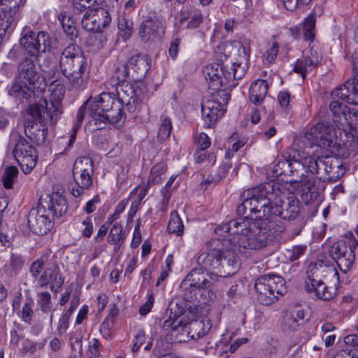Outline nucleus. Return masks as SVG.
Wrapping results in <instances>:
<instances>
[{"label":"nucleus","mask_w":358,"mask_h":358,"mask_svg":"<svg viewBox=\"0 0 358 358\" xmlns=\"http://www.w3.org/2000/svg\"><path fill=\"white\" fill-rule=\"evenodd\" d=\"M211 324L208 319H200L192 321L182 331H186L192 339H199L205 336L210 329Z\"/></svg>","instance_id":"31"},{"label":"nucleus","mask_w":358,"mask_h":358,"mask_svg":"<svg viewBox=\"0 0 358 358\" xmlns=\"http://www.w3.org/2000/svg\"><path fill=\"white\" fill-rule=\"evenodd\" d=\"M80 48L71 43L64 48L59 59V68L64 75L68 70L76 64V62L85 58Z\"/></svg>","instance_id":"23"},{"label":"nucleus","mask_w":358,"mask_h":358,"mask_svg":"<svg viewBox=\"0 0 358 358\" xmlns=\"http://www.w3.org/2000/svg\"><path fill=\"white\" fill-rule=\"evenodd\" d=\"M126 239V234L123 232L122 227L119 223H115L111 227L108 236V242L115 245V250L120 249Z\"/></svg>","instance_id":"37"},{"label":"nucleus","mask_w":358,"mask_h":358,"mask_svg":"<svg viewBox=\"0 0 358 358\" xmlns=\"http://www.w3.org/2000/svg\"><path fill=\"white\" fill-rule=\"evenodd\" d=\"M65 88L57 85L51 90L49 101L41 99L38 103L31 105L27 109L29 117L24 123V134L37 145L43 144L48 134V124L54 125L62 113V101Z\"/></svg>","instance_id":"3"},{"label":"nucleus","mask_w":358,"mask_h":358,"mask_svg":"<svg viewBox=\"0 0 358 358\" xmlns=\"http://www.w3.org/2000/svg\"><path fill=\"white\" fill-rule=\"evenodd\" d=\"M127 64L131 72V78L136 83H141L150 68L148 57L140 54L136 55L130 57Z\"/></svg>","instance_id":"25"},{"label":"nucleus","mask_w":358,"mask_h":358,"mask_svg":"<svg viewBox=\"0 0 358 358\" xmlns=\"http://www.w3.org/2000/svg\"><path fill=\"white\" fill-rule=\"evenodd\" d=\"M71 317L66 314H63L59 319L57 331L60 335L64 334L69 327V319Z\"/></svg>","instance_id":"64"},{"label":"nucleus","mask_w":358,"mask_h":358,"mask_svg":"<svg viewBox=\"0 0 358 358\" xmlns=\"http://www.w3.org/2000/svg\"><path fill=\"white\" fill-rule=\"evenodd\" d=\"M51 61L49 59H44L43 64L41 65L42 71L47 74V76H50L53 78L55 75V65L51 66Z\"/></svg>","instance_id":"58"},{"label":"nucleus","mask_w":358,"mask_h":358,"mask_svg":"<svg viewBox=\"0 0 358 358\" xmlns=\"http://www.w3.org/2000/svg\"><path fill=\"white\" fill-rule=\"evenodd\" d=\"M13 155L25 174L30 173L36 166L38 159L36 150L25 138H19Z\"/></svg>","instance_id":"13"},{"label":"nucleus","mask_w":358,"mask_h":358,"mask_svg":"<svg viewBox=\"0 0 358 358\" xmlns=\"http://www.w3.org/2000/svg\"><path fill=\"white\" fill-rule=\"evenodd\" d=\"M329 164L331 165L327 167L326 181H336L345 174L346 170L338 159L329 157Z\"/></svg>","instance_id":"36"},{"label":"nucleus","mask_w":358,"mask_h":358,"mask_svg":"<svg viewBox=\"0 0 358 358\" xmlns=\"http://www.w3.org/2000/svg\"><path fill=\"white\" fill-rule=\"evenodd\" d=\"M285 157L289 159V175L293 178L290 182L304 184L308 181V164L305 163L308 157H301L294 149L285 151Z\"/></svg>","instance_id":"17"},{"label":"nucleus","mask_w":358,"mask_h":358,"mask_svg":"<svg viewBox=\"0 0 358 358\" xmlns=\"http://www.w3.org/2000/svg\"><path fill=\"white\" fill-rule=\"evenodd\" d=\"M97 34H94L90 36L87 41V43L89 45L92 46L95 50H99L102 48L103 43L105 42L104 36L101 34V32H96Z\"/></svg>","instance_id":"54"},{"label":"nucleus","mask_w":358,"mask_h":358,"mask_svg":"<svg viewBox=\"0 0 358 358\" xmlns=\"http://www.w3.org/2000/svg\"><path fill=\"white\" fill-rule=\"evenodd\" d=\"M164 33L163 22L157 18H148L144 20L139 29L138 34L144 43L152 42L160 38Z\"/></svg>","instance_id":"20"},{"label":"nucleus","mask_w":358,"mask_h":358,"mask_svg":"<svg viewBox=\"0 0 358 358\" xmlns=\"http://www.w3.org/2000/svg\"><path fill=\"white\" fill-rule=\"evenodd\" d=\"M51 212L45 209L38 200L36 207L32 208L27 215V223L30 229L38 236L46 234L52 227Z\"/></svg>","instance_id":"12"},{"label":"nucleus","mask_w":358,"mask_h":358,"mask_svg":"<svg viewBox=\"0 0 358 358\" xmlns=\"http://www.w3.org/2000/svg\"><path fill=\"white\" fill-rule=\"evenodd\" d=\"M131 78V72L129 71L127 63H119L115 68L113 78L115 79L117 85L125 83L127 78Z\"/></svg>","instance_id":"41"},{"label":"nucleus","mask_w":358,"mask_h":358,"mask_svg":"<svg viewBox=\"0 0 358 358\" xmlns=\"http://www.w3.org/2000/svg\"><path fill=\"white\" fill-rule=\"evenodd\" d=\"M111 22L108 11L103 8L97 7L85 11L81 24L86 31L101 32Z\"/></svg>","instance_id":"15"},{"label":"nucleus","mask_w":358,"mask_h":358,"mask_svg":"<svg viewBox=\"0 0 358 358\" xmlns=\"http://www.w3.org/2000/svg\"><path fill=\"white\" fill-rule=\"evenodd\" d=\"M329 157H312L308 156V159L305 160V163L308 164L309 173L323 181H326L327 177V167L330 166L329 164Z\"/></svg>","instance_id":"28"},{"label":"nucleus","mask_w":358,"mask_h":358,"mask_svg":"<svg viewBox=\"0 0 358 358\" xmlns=\"http://www.w3.org/2000/svg\"><path fill=\"white\" fill-rule=\"evenodd\" d=\"M286 9L293 11L298 7L309 4L312 0H282Z\"/></svg>","instance_id":"55"},{"label":"nucleus","mask_w":358,"mask_h":358,"mask_svg":"<svg viewBox=\"0 0 358 358\" xmlns=\"http://www.w3.org/2000/svg\"><path fill=\"white\" fill-rule=\"evenodd\" d=\"M321 60L322 56L320 54L311 49L302 58L296 60L294 71L300 74L303 79H305L306 73L317 66Z\"/></svg>","instance_id":"26"},{"label":"nucleus","mask_w":358,"mask_h":358,"mask_svg":"<svg viewBox=\"0 0 358 358\" xmlns=\"http://www.w3.org/2000/svg\"><path fill=\"white\" fill-rule=\"evenodd\" d=\"M217 280L216 275L213 276V273L208 272L204 273L201 267L195 268L190 271L182 281L181 287L194 286L200 289L206 291L209 294V291H207V289L211 287Z\"/></svg>","instance_id":"19"},{"label":"nucleus","mask_w":358,"mask_h":358,"mask_svg":"<svg viewBox=\"0 0 358 358\" xmlns=\"http://www.w3.org/2000/svg\"><path fill=\"white\" fill-rule=\"evenodd\" d=\"M166 167L164 164H157L154 166L148 178V184H157L162 182V175L164 173Z\"/></svg>","instance_id":"46"},{"label":"nucleus","mask_w":358,"mask_h":358,"mask_svg":"<svg viewBox=\"0 0 358 358\" xmlns=\"http://www.w3.org/2000/svg\"><path fill=\"white\" fill-rule=\"evenodd\" d=\"M96 0H73L74 12L80 13L90 9H93L92 6Z\"/></svg>","instance_id":"50"},{"label":"nucleus","mask_w":358,"mask_h":358,"mask_svg":"<svg viewBox=\"0 0 358 358\" xmlns=\"http://www.w3.org/2000/svg\"><path fill=\"white\" fill-rule=\"evenodd\" d=\"M40 81H43V77L37 71L34 62L26 57L18 64L17 73L8 94L19 99H24L31 101L38 96L36 93L41 92L44 89L40 86Z\"/></svg>","instance_id":"7"},{"label":"nucleus","mask_w":358,"mask_h":358,"mask_svg":"<svg viewBox=\"0 0 358 358\" xmlns=\"http://www.w3.org/2000/svg\"><path fill=\"white\" fill-rule=\"evenodd\" d=\"M275 199L273 201L272 217L278 220H292L297 217L300 212V202L294 196H286L282 194L278 185L274 184Z\"/></svg>","instance_id":"10"},{"label":"nucleus","mask_w":358,"mask_h":358,"mask_svg":"<svg viewBox=\"0 0 358 358\" xmlns=\"http://www.w3.org/2000/svg\"><path fill=\"white\" fill-rule=\"evenodd\" d=\"M184 226L178 212L173 211L171 214V218L167 227L169 234L181 236L183 234Z\"/></svg>","instance_id":"39"},{"label":"nucleus","mask_w":358,"mask_h":358,"mask_svg":"<svg viewBox=\"0 0 358 358\" xmlns=\"http://www.w3.org/2000/svg\"><path fill=\"white\" fill-rule=\"evenodd\" d=\"M31 301H27L25 302L22 310V320L29 324L31 323L34 312L32 310Z\"/></svg>","instance_id":"53"},{"label":"nucleus","mask_w":358,"mask_h":358,"mask_svg":"<svg viewBox=\"0 0 358 358\" xmlns=\"http://www.w3.org/2000/svg\"><path fill=\"white\" fill-rule=\"evenodd\" d=\"M301 186L305 187V194L306 198L308 197L309 201H313L317 199L318 197L320 192L319 189L317 187L313 185L311 182V180L308 178V181L304 184H300Z\"/></svg>","instance_id":"51"},{"label":"nucleus","mask_w":358,"mask_h":358,"mask_svg":"<svg viewBox=\"0 0 358 358\" xmlns=\"http://www.w3.org/2000/svg\"><path fill=\"white\" fill-rule=\"evenodd\" d=\"M64 282V278L57 264H47L38 278V286L41 288H46L49 285L50 290L54 293L59 291Z\"/></svg>","instance_id":"18"},{"label":"nucleus","mask_w":358,"mask_h":358,"mask_svg":"<svg viewBox=\"0 0 358 358\" xmlns=\"http://www.w3.org/2000/svg\"><path fill=\"white\" fill-rule=\"evenodd\" d=\"M72 172L75 185L69 187V191L73 196L78 197L92 185L94 161L90 157L77 158Z\"/></svg>","instance_id":"9"},{"label":"nucleus","mask_w":358,"mask_h":358,"mask_svg":"<svg viewBox=\"0 0 358 358\" xmlns=\"http://www.w3.org/2000/svg\"><path fill=\"white\" fill-rule=\"evenodd\" d=\"M180 17L181 22L186 20L189 17L191 18L187 25L188 29L197 28L203 22V15L201 12L200 10H194L191 6H189V8L187 7L186 9H182L180 12Z\"/></svg>","instance_id":"35"},{"label":"nucleus","mask_w":358,"mask_h":358,"mask_svg":"<svg viewBox=\"0 0 358 358\" xmlns=\"http://www.w3.org/2000/svg\"><path fill=\"white\" fill-rule=\"evenodd\" d=\"M296 318L303 320L304 318V312L303 310H298L296 313V317L293 315H287L286 317V322H287L290 327L295 329L298 326Z\"/></svg>","instance_id":"59"},{"label":"nucleus","mask_w":358,"mask_h":358,"mask_svg":"<svg viewBox=\"0 0 358 358\" xmlns=\"http://www.w3.org/2000/svg\"><path fill=\"white\" fill-rule=\"evenodd\" d=\"M118 29L122 33V37L124 39L129 38L133 32V22L131 20L124 17H120L118 19Z\"/></svg>","instance_id":"47"},{"label":"nucleus","mask_w":358,"mask_h":358,"mask_svg":"<svg viewBox=\"0 0 358 358\" xmlns=\"http://www.w3.org/2000/svg\"><path fill=\"white\" fill-rule=\"evenodd\" d=\"M268 85L265 80H256L250 87L249 98L255 105L261 104L268 93Z\"/></svg>","instance_id":"32"},{"label":"nucleus","mask_w":358,"mask_h":358,"mask_svg":"<svg viewBox=\"0 0 358 358\" xmlns=\"http://www.w3.org/2000/svg\"><path fill=\"white\" fill-rule=\"evenodd\" d=\"M48 257V255H43L39 259H37L30 265L29 271L34 279L36 280L39 278V275L43 270Z\"/></svg>","instance_id":"42"},{"label":"nucleus","mask_w":358,"mask_h":358,"mask_svg":"<svg viewBox=\"0 0 358 358\" xmlns=\"http://www.w3.org/2000/svg\"><path fill=\"white\" fill-rule=\"evenodd\" d=\"M355 259V250H350V252L345 253L338 261V268L341 271L344 273H348L354 265Z\"/></svg>","instance_id":"44"},{"label":"nucleus","mask_w":358,"mask_h":358,"mask_svg":"<svg viewBox=\"0 0 358 358\" xmlns=\"http://www.w3.org/2000/svg\"><path fill=\"white\" fill-rule=\"evenodd\" d=\"M278 44L276 42H274L271 47L264 53V57L269 63L273 62L275 59L278 52Z\"/></svg>","instance_id":"57"},{"label":"nucleus","mask_w":358,"mask_h":358,"mask_svg":"<svg viewBox=\"0 0 358 358\" xmlns=\"http://www.w3.org/2000/svg\"><path fill=\"white\" fill-rule=\"evenodd\" d=\"M305 249V245L294 246L291 249L286 250L285 255L289 261L294 262L298 259L303 254Z\"/></svg>","instance_id":"52"},{"label":"nucleus","mask_w":358,"mask_h":358,"mask_svg":"<svg viewBox=\"0 0 358 358\" xmlns=\"http://www.w3.org/2000/svg\"><path fill=\"white\" fill-rule=\"evenodd\" d=\"M274 183L266 182L247 189L241 194L242 203L237 207V214L248 220H266L281 222L272 217L273 201L275 197Z\"/></svg>","instance_id":"4"},{"label":"nucleus","mask_w":358,"mask_h":358,"mask_svg":"<svg viewBox=\"0 0 358 358\" xmlns=\"http://www.w3.org/2000/svg\"><path fill=\"white\" fill-rule=\"evenodd\" d=\"M172 130V124L169 117H164L159 127L157 138L159 141L163 142L170 136Z\"/></svg>","instance_id":"48"},{"label":"nucleus","mask_w":358,"mask_h":358,"mask_svg":"<svg viewBox=\"0 0 358 358\" xmlns=\"http://www.w3.org/2000/svg\"><path fill=\"white\" fill-rule=\"evenodd\" d=\"M278 102L280 106L284 109H288L290 101V94L285 91H282L278 96Z\"/></svg>","instance_id":"63"},{"label":"nucleus","mask_w":358,"mask_h":358,"mask_svg":"<svg viewBox=\"0 0 358 358\" xmlns=\"http://www.w3.org/2000/svg\"><path fill=\"white\" fill-rule=\"evenodd\" d=\"M38 303L41 310L44 313L50 310L51 295L48 292H41L37 293Z\"/></svg>","instance_id":"49"},{"label":"nucleus","mask_w":358,"mask_h":358,"mask_svg":"<svg viewBox=\"0 0 358 358\" xmlns=\"http://www.w3.org/2000/svg\"><path fill=\"white\" fill-rule=\"evenodd\" d=\"M226 112V109L220 106L217 101H213L208 96H205L201 102V113L205 124L210 127L221 118Z\"/></svg>","instance_id":"21"},{"label":"nucleus","mask_w":358,"mask_h":358,"mask_svg":"<svg viewBox=\"0 0 358 358\" xmlns=\"http://www.w3.org/2000/svg\"><path fill=\"white\" fill-rule=\"evenodd\" d=\"M329 110L336 127L345 131L346 126L352 124L350 117H353V113L350 111V108L338 101H332L329 103Z\"/></svg>","instance_id":"22"},{"label":"nucleus","mask_w":358,"mask_h":358,"mask_svg":"<svg viewBox=\"0 0 358 358\" xmlns=\"http://www.w3.org/2000/svg\"><path fill=\"white\" fill-rule=\"evenodd\" d=\"M87 66V59L76 62V64L68 70L64 76L75 87H80L85 82L84 75Z\"/></svg>","instance_id":"29"},{"label":"nucleus","mask_w":358,"mask_h":358,"mask_svg":"<svg viewBox=\"0 0 358 358\" xmlns=\"http://www.w3.org/2000/svg\"><path fill=\"white\" fill-rule=\"evenodd\" d=\"M315 22L316 17L313 13H310L305 19L302 27L303 37L304 40L311 42L315 38L314 31L315 28Z\"/></svg>","instance_id":"38"},{"label":"nucleus","mask_w":358,"mask_h":358,"mask_svg":"<svg viewBox=\"0 0 358 358\" xmlns=\"http://www.w3.org/2000/svg\"><path fill=\"white\" fill-rule=\"evenodd\" d=\"M25 259L18 254L12 253L8 263V269L13 275H17L24 264Z\"/></svg>","instance_id":"45"},{"label":"nucleus","mask_w":358,"mask_h":358,"mask_svg":"<svg viewBox=\"0 0 358 358\" xmlns=\"http://www.w3.org/2000/svg\"><path fill=\"white\" fill-rule=\"evenodd\" d=\"M224 243L220 238L212 239L206 243V251L197 257V264L216 278L234 274L238 264L234 253L224 248Z\"/></svg>","instance_id":"6"},{"label":"nucleus","mask_w":358,"mask_h":358,"mask_svg":"<svg viewBox=\"0 0 358 358\" xmlns=\"http://www.w3.org/2000/svg\"><path fill=\"white\" fill-rule=\"evenodd\" d=\"M169 310L171 313L170 318L164 321L162 327L164 331H171L173 333L180 332L185 330L187 324H183L182 320H179V317L183 313V308L178 307V303L171 301L169 303Z\"/></svg>","instance_id":"27"},{"label":"nucleus","mask_w":358,"mask_h":358,"mask_svg":"<svg viewBox=\"0 0 358 358\" xmlns=\"http://www.w3.org/2000/svg\"><path fill=\"white\" fill-rule=\"evenodd\" d=\"M358 241L355 239L345 241L341 240L334 243L329 250V255L338 266L339 259L350 250H355Z\"/></svg>","instance_id":"33"},{"label":"nucleus","mask_w":358,"mask_h":358,"mask_svg":"<svg viewBox=\"0 0 358 358\" xmlns=\"http://www.w3.org/2000/svg\"><path fill=\"white\" fill-rule=\"evenodd\" d=\"M196 142L198 144V149L206 150L210 145V139L207 134L204 133L200 134L196 137Z\"/></svg>","instance_id":"62"},{"label":"nucleus","mask_w":358,"mask_h":358,"mask_svg":"<svg viewBox=\"0 0 358 358\" xmlns=\"http://www.w3.org/2000/svg\"><path fill=\"white\" fill-rule=\"evenodd\" d=\"M45 209L50 210L51 216L61 217L65 214L68 210V205L65 197L59 194H55L52 196L45 195L41 196L39 199Z\"/></svg>","instance_id":"24"},{"label":"nucleus","mask_w":358,"mask_h":358,"mask_svg":"<svg viewBox=\"0 0 358 358\" xmlns=\"http://www.w3.org/2000/svg\"><path fill=\"white\" fill-rule=\"evenodd\" d=\"M257 299L263 305L269 306L287 292L285 282L280 275L269 274L258 278L255 284Z\"/></svg>","instance_id":"8"},{"label":"nucleus","mask_w":358,"mask_h":358,"mask_svg":"<svg viewBox=\"0 0 358 358\" xmlns=\"http://www.w3.org/2000/svg\"><path fill=\"white\" fill-rule=\"evenodd\" d=\"M306 290L309 293L314 292L317 299L324 301L330 300L334 295L322 280H317L310 276H308L306 282Z\"/></svg>","instance_id":"30"},{"label":"nucleus","mask_w":358,"mask_h":358,"mask_svg":"<svg viewBox=\"0 0 358 358\" xmlns=\"http://www.w3.org/2000/svg\"><path fill=\"white\" fill-rule=\"evenodd\" d=\"M240 217L222 224L215 228V233L224 236V233L237 235V243L240 248L249 250H259L267 245L273 236L285 230L282 222L266 220H248Z\"/></svg>","instance_id":"2"},{"label":"nucleus","mask_w":358,"mask_h":358,"mask_svg":"<svg viewBox=\"0 0 358 358\" xmlns=\"http://www.w3.org/2000/svg\"><path fill=\"white\" fill-rule=\"evenodd\" d=\"M358 358V348L347 347L338 354L337 357Z\"/></svg>","instance_id":"56"},{"label":"nucleus","mask_w":358,"mask_h":358,"mask_svg":"<svg viewBox=\"0 0 358 358\" xmlns=\"http://www.w3.org/2000/svg\"><path fill=\"white\" fill-rule=\"evenodd\" d=\"M353 78L331 92L334 99H339L348 103L358 105V62L352 64Z\"/></svg>","instance_id":"16"},{"label":"nucleus","mask_w":358,"mask_h":358,"mask_svg":"<svg viewBox=\"0 0 358 358\" xmlns=\"http://www.w3.org/2000/svg\"><path fill=\"white\" fill-rule=\"evenodd\" d=\"M203 74L208 82L210 99L217 101L220 106L224 108L230 99V94L227 89L220 88L234 86V81L243 78L244 70L236 63L230 66L213 63L204 68Z\"/></svg>","instance_id":"5"},{"label":"nucleus","mask_w":358,"mask_h":358,"mask_svg":"<svg viewBox=\"0 0 358 358\" xmlns=\"http://www.w3.org/2000/svg\"><path fill=\"white\" fill-rule=\"evenodd\" d=\"M63 30L66 36L71 41L76 42V38H78L79 36V31L76 26L66 25V29Z\"/></svg>","instance_id":"61"},{"label":"nucleus","mask_w":358,"mask_h":358,"mask_svg":"<svg viewBox=\"0 0 358 358\" xmlns=\"http://www.w3.org/2000/svg\"><path fill=\"white\" fill-rule=\"evenodd\" d=\"M17 175L18 169L15 166H6L1 177V181L3 182V187L6 189L12 188L15 180L17 178Z\"/></svg>","instance_id":"40"},{"label":"nucleus","mask_w":358,"mask_h":358,"mask_svg":"<svg viewBox=\"0 0 358 358\" xmlns=\"http://www.w3.org/2000/svg\"><path fill=\"white\" fill-rule=\"evenodd\" d=\"M220 180H221V176L220 175H215V176H213L211 174H210L206 177V175L204 174L203 176V180L200 183V185H201V188H203V186L205 185L204 189H206L207 188V185H210V184H216Z\"/></svg>","instance_id":"60"},{"label":"nucleus","mask_w":358,"mask_h":358,"mask_svg":"<svg viewBox=\"0 0 358 358\" xmlns=\"http://www.w3.org/2000/svg\"><path fill=\"white\" fill-rule=\"evenodd\" d=\"M305 138L313 145L329 149L334 146L336 139L329 123L319 122L305 134Z\"/></svg>","instance_id":"14"},{"label":"nucleus","mask_w":358,"mask_h":358,"mask_svg":"<svg viewBox=\"0 0 358 358\" xmlns=\"http://www.w3.org/2000/svg\"><path fill=\"white\" fill-rule=\"evenodd\" d=\"M50 38L45 31L35 33L29 27H24L21 32L20 45L30 57H38L50 48Z\"/></svg>","instance_id":"11"},{"label":"nucleus","mask_w":358,"mask_h":358,"mask_svg":"<svg viewBox=\"0 0 358 358\" xmlns=\"http://www.w3.org/2000/svg\"><path fill=\"white\" fill-rule=\"evenodd\" d=\"M273 172L275 177L282 175H289V159L285 157V152H283L278 163L274 166Z\"/></svg>","instance_id":"43"},{"label":"nucleus","mask_w":358,"mask_h":358,"mask_svg":"<svg viewBox=\"0 0 358 358\" xmlns=\"http://www.w3.org/2000/svg\"><path fill=\"white\" fill-rule=\"evenodd\" d=\"M145 90L143 83H123L117 86L118 98L114 94L103 92L90 103V110L97 129L106 124L118 122L124 115L123 105L129 112H134L141 102V95Z\"/></svg>","instance_id":"1"},{"label":"nucleus","mask_w":358,"mask_h":358,"mask_svg":"<svg viewBox=\"0 0 358 358\" xmlns=\"http://www.w3.org/2000/svg\"><path fill=\"white\" fill-rule=\"evenodd\" d=\"M184 289L183 297L187 301L194 303L197 301L199 303H207L209 300L207 296L204 294L206 291L200 289L194 286H185L182 287Z\"/></svg>","instance_id":"34"}]
</instances>
